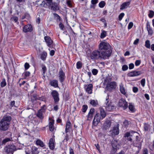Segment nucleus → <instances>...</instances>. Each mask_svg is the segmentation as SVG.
<instances>
[{
	"label": "nucleus",
	"mask_w": 154,
	"mask_h": 154,
	"mask_svg": "<svg viewBox=\"0 0 154 154\" xmlns=\"http://www.w3.org/2000/svg\"><path fill=\"white\" fill-rule=\"evenodd\" d=\"M99 50L106 58L109 57L112 53L111 46L109 43L104 42H101L100 43Z\"/></svg>",
	"instance_id": "1"
},
{
	"label": "nucleus",
	"mask_w": 154,
	"mask_h": 154,
	"mask_svg": "<svg viewBox=\"0 0 154 154\" xmlns=\"http://www.w3.org/2000/svg\"><path fill=\"white\" fill-rule=\"evenodd\" d=\"M11 117L9 116L5 115L0 121V130L6 131L8 130L10 126Z\"/></svg>",
	"instance_id": "2"
},
{
	"label": "nucleus",
	"mask_w": 154,
	"mask_h": 154,
	"mask_svg": "<svg viewBox=\"0 0 154 154\" xmlns=\"http://www.w3.org/2000/svg\"><path fill=\"white\" fill-rule=\"evenodd\" d=\"M90 58L92 60H97L99 58L105 59L106 58L101 52L98 50L93 51L90 55Z\"/></svg>",
	"instance_id": "3"
},
{
	"label": "nucleus",
	"mask_w": 154,
	"mask_h": 154,
	"mask_svg": "<svg viewBox=\"0 0 154 154\" xmlns=\"http://www.w3.org/2000/svg\"><path fill=\"white\" fill-rule=\"evenodd\" d=\"M105 105L106 110L108 111H111L115 108L114 104L109 99V95H108L106 97Z\"/></svg>",
	"instance_id": "4"
},
{
	"label": "nucleus",
	"mask_w": 154,
	"mask_h": 154,
	"mask_svg": "<svg viewBox=\"0 0 154 154\" xmlns=\"http://www.w3.org/2000/svg\"><path fill=\"white\" fill-rule=\"evenodd\" d=\"M26 154H38L37 148L35 146H29L25 151Z\"/></svg>",
	"instance_id": "5"
},
{
	"label": "nucleus",
	"mask_w": 154,
	"mask_h": 154,
	"mask_svg": "<svg viewBox=\"0 0 154 154\" xmlns=\"http://www.w3.org/2000/svg\"><path fill=\"white\" fill-rule=\"evenodd\" d=\"M4 150L7 154H13L14 151L16 150V147L14 145H8L5 147Z\"/></svg>",
	"instance_id": "6"
},
{
	"label": "nucleus",
	"mask_w": 154,
	"mask_h": 154,
	"mask_svg": "<svg viewBox=\"0 0 154 154\" xmlns=\"http://www.w3.org/2000/svg\"><path fill=\"white\" fill-rule=\"evenodd\" d=\"M53 98L55 104H57L60 100L59 94L56 90H53L51 93Z\"/></svg>",
	"instance_id": "7"
},
{
	"label": "nucleus",
	"mask_w": 154,
	"mask_h": 154,
	"mask_svg": "<svg viewBox=\"0 0 154 154\" xmlns=\"http://www.w3.org/2000/svg\"><path fill=\"white\" fill-rule=\"evenodd\" d=\"M117 86L116 82L114 81L110 82L107 84L106 86L107 90L110 92L116 88Z\"/></svg>",
	"instance_id": "8"
},
{
	"label": "nucleus",
	"mask_w": 154,
	"mask_h": 154,
	"mask_svg": "<svg viewBox=\"0 0 154 154\" xmlns=\"http://www.w3.org/2000/svg\"><path fill=\"white\" fill-rule=\"evenodd\" d=\"M66 78L65 73L61 68L59 72V79L60 82L63 84Z\"/></svg>",
	"instance_id": "9"
},
{
	"label": "nucleus",
	"mask_w": 154,
	"mask_h": 154,
	"mask_svg": "<svg viewBox=\"0 0 154 154\" xmlns=\"http://www.w3.org/2000/svg\"><path fill=\"white\" fill-rule=\"evenodd\" d=\"M101 117L100 114L98 113H96L95 115L94 119L92 122V125L94 126H96L100 122Z\"/></svg>",
	"instance_id": "10"
},
{
	"label": "nucleus",
	"mask_w": 154,
	"mask_h": 154,
	"mask_svg": "<svg viewBox=\"0 0 154 154\" xmlns=\"http://www.w3.org/2000/svg\"><path fill=\"white\" fill-rule=\"evenodd\" d=\"M143 73V72L141 71H137L134 70L129 72L127 74L128 77H134L140 75Z\"/></svg>",
	"instance_id": "11"
},
{
	"label": "nucleus",
	"mask_w": 154,
	"mask_h": 154,
	"mask_svg": "<svg viewBox=\"0 0 154 154\" xmlns=\"http://www.w3.org/2000/svg\"><path fill=\"white\" fill-rule=\"evenodd\" d=\"M112 122L108 120H106L102 126V129L106 130L109 129L111 126Z\"/></svg>",
	"instance_id": "12"
},
{
	"label": "nucleus",
	"mask_w": 154,
	"mask_h": 154,
	"mask_svg": "<svg viewBox=\"0 0 154 154\" xmlns=\"http://www.w3.org/2000/svg\"><path fill=\"white\" fill-rule=\"evenodd\" d=\"M32 30V26L31 24H27L24 26L23 28V31L24 32H31Z\"/></svg>",
	"instance_id": "13"
},
{
	"label": "nucleus",
	"mask_w": 154,
	"mask_h": 154,
	"mask_svg": "<svg viewBox=\"0 0 154 154\" xmlns=\"http://www.w3.org/2000/svg\"><path fill=\"white\" fill-rule=\"evenodd\" d=\"M111 145L114 151H116L119 149V145L117 140L113 139L111 142Z\"/></svg>",
	"instance_id": "14"
},
{
	"label": "nucleus",
	"mask_w": 154,
	"mask_h": 154,
	"mask_svg": "<svg viewBox=\"0 0 154 154\" xmlns=\"http://www.w3.org/2000/svg\"><path fill=\"white\" fill-rule=\"evenodd\" d=\"M48 8L54 11H58L59 9L58 4L55 2H53Z\"/></svg>",
	"instance_id": "15"
},
{
	"label": "nucleus",
	"mask_w": 154,
	"mask_h": 154,
	"mask_svg": "<svg viewBox=\"0 0 154 154\" xmlns=\"http://www.w3.org/2000/svg\"><path fill=\"white\" fill-rule=\"evenodd\" d=\"M111 131L112 134L114 135L119 134V124H117L116 125H115Z\"/></svg>",
	"instance_id": "16"
},
{
	"label": "nucleus",
	"mask_w": 154,
	"mask_h": 154,
	"mask_svg": "<svg viewBox=\"0 0 154 154\" xmlns=\"http://www.w3.org/2000/svg\"><path fill=\"white\" fill-rule=\"evenodd\" d=\"M119 105L123 107L124 109H126L128 107V103L124 99H121L119 102Z\"/></svg>",
	"instance_id": "17"
},
{
	"label": "nucleus",
	"mask_w": 154,
	"mask_h": 154,
	"mask_svg": "<svg viewBox=\"0 0 154 154\" xmlns=\"http://www.w3.org/2000/svg\"><path fill=\"white\" fill-rule=\"evenodd\" d=\"M44 39L47 45L49 47H51V45L53 44V42L50 37L49 36H45L44 37Z\"/></svg>",
	"instance_id": "18"
},
{
	"label": "nucleus",
	"mask_w": 154,
	"mask_h": 154,
	"mask_svg": "<svg viewBox=\"0 0 154 154\" xmlns=\"http://www.w3.org/2000/svg\"><path fill=\"white\" fill-rule=\"evenodd\" d=\"M10 134L9 137H6L1 142L2 145H5L7 142L11 141L13 140L12 138L11 137L12 134L11 133H10Z\"/></svg>",
	"instance_id": "19"
},
{
	"label": "nucleus",
	"mask_w": 154,
	"mask_h": 154,
	"mask_svg": "<svg viewBox=\"0 0 154 154\" xmlns=\"http://www.w3.org/2000/svg\"><path fill=\"white\" fill-rule=\"evenodd\" d=\"M49 119L51 121L49 122V129L50 131H53L54 130V120L51 118H49Z\"/></svg>",
	"instance_id": "20"
},
{
	"label": "nucleus",
	"mask_w": 154,
	"mask_h": 154,
	"mask_svg": "<svg viewBox=\"0 0 154 154\" xmlns=\"http://www.w3.org/2000/svg\"><path fill=\"white\" fill-rule=\"evenodd\" d=\"M36 144L37 146H39L43 148L44 149L46 148V145L40 139H38L36 141Z\"/></svg>",
	"instance_id": "21"
},
{
	"label": "nucleus",
	"mask_w": 154,
	"mask_h": 154,
	"mask_svg": "<svg viewBox=\"0 0 154 154\" xmlns=\"http://www.w3.org/2000/svg\"><path fill=\"white\" fill-rule=\"evenodd\" d=\"M54 139L52 138H51L49 140V146L51 149L53 150L54 148Z\"/></svg>",
	"instance_id": "22"
},
{
	"label": "nucleus",
	"mask_w": 154,
	"mask_h": 154,
	"mask_svg": "<svg viewBox=\"0 0 154 154\" xmlns=\"http://www.w3.org/2000/svg\"><path fill=\"white\" fill-rule=\"evenodd\" d=\"M146 28L148 34L151 35H152L153 34V31L148 21H147L146 23Z\"/></svg>",
	"instance_id": "23"
},
{
	"label": "nucleus",
	"mask_w": 154,
	"mask_h": 154,
	"mask_svg": "<svg viewBox=\"0 0 154 154\" xmlns=\"http://www.w3.org/2000/svg\"><path fill=\"white\" fill-rule=\"evenodd\" d=\"M71 124L70 122L69 121H67L66 122V128H65V132L67 133L70 131V129H71Z\"/></svg>",
	"instance_id": "24"
},
{
	"label": "nucleus",
	"mask_w": 154,
	"mask_h": 154,
	"mask_svg": "<svg viewBox=\"0 0 154 154\" xmlns=\"http://www.w3.org/2000/svg\"><path fill=\"white\" fill-rule=\"evenodd\" d=\"M31 100L33 102L34 101L37 100H41L42 98H43V97H38V96L36 94H33L31 96Z\"/></svg>",
	"instance_id": "25"
},
{
	"label": "nucleus",
	"mask_w": 154,
	"mask_h": 154,
	"mask_svg": "<svg viewBox=\"0 0 154 154\" xmlns=\"http://www.w3.org/2000/svg\"><path fill=\"white\" fill-rule=\"evenodd\" d=\"M93 85L92 84H89L86 88V91L89 94H91L92 93Z\"/></svg>",
	"instance_id": "26"
},
{
	"label": "nucleus",
	"mask_w": 154,
	"mask_h": 154,
	"mask_svg": "<svg viewBox=\"0 0 154 154\" xmlns=\"http://www.w3.org/2000/svg\"><path fill=\"white\" fill-rule=\"evenodd\" d=\"M50 85L54 88H57L58 87V81L56 79H54L51 81L50 83Z\"/></svg>",
	"instance_id": "27"
},
{
	"label": "nucleus",
	"mask_w": 154,
	"mask_h": 154,
	"mask_svg": "<svg viewBox=\"0 0 154 154\" xmlns=\"http://www.w3.org/2000/svg\"><path fill=\"white\" fill-rule=\"evenodd\" d=\"M130 3V2H125L123 3L121 5L120 10H122L127 8L129 5Z\"/></svg>",
	"instance_id": "28"
},
{
	"label": "nucleus",
	"mask_w": 154,
	"mask_h": 154,
	"mask_svg": "<svg viewBox=\"0 0 154 154\" xmlns=\"http://www.w3.org/2000/svg\"><path fill=\"white\" fill-rule=\"evenodd\" d=\"M119 90L120 92L122 94L125 95L126 94L125 89L122 84L119 85Z\"/></svg>",
	"instance_id": "29"
},
{
	"label": "nucleus",
	"mask_w": 154,
	"mask_h": 154,
	"mask_svg": "<svg viewBox=\"0 0 154 154\" xmlns=\"http://www.w3.org/2000/svg\"><path fill=\"white\" fill-rule=\"evenodd\" d=\"M47 56V53L45 51H43L41 54V59L43 61H45Z\"/></svg>",
	"instance_id": "30"
},
{
	"label": "nucleus",
	"mask_w": 154,
	"mask_h": 154,
	"mask_svg": "<svg viewBox=\"0 0 154 154\" xmlns=\"http://www.w3.org/2000/svg\"><path fill=\"white\" fill-rule=\"evenodd\" d=\"M90 103L93 106H96L98 104L97 100H90Z\"/></svg>",
	"instance_id": "31"
},
{
	"label": "nucleus",
	"mask_w": 154,
	"mask_h": 154,
	"mask_svg": "<svg viewBox=\"0 0 154 154\" xmlns=\"http://www.w3.org/2000/svg\"><path fill=\"white\" fill-rule=\"evenodd\" d=\"M53 0H44V1L45 2V5L46 8H49L51 6L53 2Z\"/></svg>",
	"instance_id": "32"
},
{
	"label": "nucleus",
	"mask_w": 154,
	"mask_h": 154,
	"mask_svg": "<svg viewBox=\"0 0 154 154\" xmlns=\"http://www.w3.org/2000/svg\"><path fill=\"white\" fill-rule=\"evenodd\" d=\"M100 116L102 119L104 118L106 116V113L103 109H101L100 110Z\"/></svg>",
	"instance_id": "33"
},
{
	"label": "nucleus",
	"mask_w": 154,
	"mask_h": 154,
	"mask_svg": "<svg viewBox=\"0 0 154 154\" xmlns=\"http://www.w3.org/2000/svg\"><path fill=\"white\" fill-rule=\"evenodd\" d=\"M36 115L41 120L43 119L44 118L43 113L39 111H38Z\"/></svg>",
	"instance_id": "34"
},
{
	"label": "nucleus",
	"mask_w": 154,
	"mask_h": 154,
	"mask_svg": "<svg viewBox=\"0 0 154 154\" xmlns=\"http://www.w3.org/2000/svg\"><path fill=\"white\" fill-rule=\"evenodd\" d=\"M129 109L132 112H134L135 111V108L134 105L131 103H129Z\"/></svg>",
	"instance_id": "35"
},
{
	"label": "nucleus",
	"mask_w": 154,
	"mask_h": 154,
	"mask_svg": "<svg viewBox=\"0 0 154 154\" xmlns=\"http://www.w3.org/2000/svg\"><path fill=\"white\" fill-rule=\"evenodd\" d=\"M30 17V16L29 13H26L24 14V15L22 17L21 19L23 20L25 18H26L27 19H29Z\"/></svg>",
	"instance_id": "36"
},
{
	"label": "nucleus",
	"mask_w": 154,
	"mask_h": 154,
	"mask_svg": "<svg viewBox=\"0 0 154 154\" xmlns=\"http://www.w3.org/2000/svg\"><path fill=\"white\" fill-rule=\"evenodd\" d=\"M145 47L147 48H150L151 46L150 41L147 40L145 41Z\"/></svg>",
	"instance_id": "37"
},
{
	"label": "nucleus",
	"mask_w": 154,
	"mask_h": 154,
	"mask_svg": "<svg viewBox=\"0 0 154 154\" xmlns=\"http://www.w3.org/2000/svg\"><path fill=\"white\" fill-rule=\"evenodd\" d=\"M106 35V32L104 30H102V32L100 34V37L101 38H103L105 37Z\"/></svg>",
	"instance_id": "38"
},
{
	"label": "nucleus",
	"mask_w": 154,
	"mask_h": 154,
	"mask_svg": "<svg viewBox=\"0 0 154 154\" xmlns=\"http://www.w3.org/2000/svg\"><path fill=\"white\" fill-rule=\"evenodd\" d=\"M53 14L54 16V18L56 19L57 21L61 20V18L57 14L54 13Z\"/></svg>",
	"instance_id": "39"
},
{
	"label": "nucleus",
	"mask_w": 154,
	"mask_h": 154,
	"mask_svg": "<svg viewBox=\"0 0 154 154\" xmlns=\"http://www.w3.org/2000/svg\"><path fill=\"white\" fill-rule=\"evenodd\" d=\"M6 85V82L5 79L3 78L2 79V82L0 83V86L2 87H4Z\"/></svg>",
	"instance_id": "40"
},
{
	"label": "nucleus",
	"mask_w": 154,
	"mask_h": 154,
	"mask_svg": "<svg viewBox=\"0 0 154 154\" xmlns=\"http://www.w3.org/2000/svg\"><path fill=\"white\" fill-rule=\"evenodd\" d=\"M148 16L150 18H152L154 16V11L152 10H149Z\"/></svg>",
	"instance_id": "41"
},
{
	"label": "nucleus",
	"mask_w": 154,
	"mask_h": 154,
	"mask_svg": "<svg viewBox=\"0 0 154 154\" xmlns=\"http://www.w3.org/2000/svg\"><path fill=\"white\" fill-rule=\"evenodd\" d=\"M88 108V106L87 105H84L82 106V109L81 110L83 112H86V110Z\"/></svg>",
	"instance_id": "42"
},
{
	"label": "nucleus",
	"mask_w": 154,
	"mask_h": 154,
	"mask_svg": "<svg viewBox=\"0 0 154 154\" xmlns=\"http://www.w3.org/2000/svg\"><path fill=\"white\" fill-rule=\"evenodd\" d=\"M149 125L146 123L144 124L143 128L145 131H148L149 130Z\"/></svg>",
	"instance_id": "43"
},
{
	"label": "nucleus",
	"mask_w": 154,
	"mask_h": 154,
	"mask_svg": "<svg viewBox=\"0 0 154 154\" xmlns=\"http://www.w3.org/2000/svg\"><path fill=\"white\" fill-rule=\"evenodd\" d=\"M76 68L78 69H81L82 67V63L81 62L79 61L76 63Z\"/></svg>",
	"instance_id": "44"
},
{
	"label": "nucleus",
	"mask_w": 154,
	"mask_h": 154,
	"mask_svg": "<svg viewBox=\"0 0 154 154\" xmlns=\"http://www.w3.org/2000/svg\"><path fill=\"white\" fill-rule=\"evenodd\" d=\"M106 3L104 1H102L99 4V6L101 8H103L105 5Z\"/></svg>",
	"instance_id": "45"
},
{
	"label": "nucleus",
	"mask_w": 154,
	"mask_h": 154,
	"mask_svg": "<svg viewBox=\"0 0 154 154\" xmlns=\"http://www.w3.org/2000/svg\"><path fill=\"white\" fill-rule=\"evenodd\" d=\"M18 18L17 17L14 16L11 18V20L12 21H14L15 23L17 22Z\"/></svg>",
	"instance_id": "46"
},
{
	"label": "nucleus",
	"mask_w": 154,
	"mask_h": 154,
	"mask_svg": "<svg viewBox=\"0 0 154 154\" xmlns=\"http://www.w3.org/2000/svg\"><path fill=\"white\" fill-rule=\"evenodd\" d=\"M45 5H46L45 2L44 1V0L42 2L41 4H40L38 5L39 6H40L41 8L44 7L45 8H46Z\"/></svg>",
	"instance_id": "47"
},
{
	"label": "nucleus",
	"mask_w": 154,
	"mask_h": 154,
	"mask_svg": "<svg viewBox=\"0 0 154 154\" xmlns=\"http://www.w3.org/2000/svg\"><path fill=\"white\" fill-rule=\"evenodd\" d=\"M30 73L29 71H26L24 73V77L26 79L27 77L29 76L30 75Z\"/></svg>",
	"instance_id": "48"
},
{
	"label": "nucleus",
	"mask_w": 154,
	"mask_h": 154,
	"mask_svg": "<svg viewBox=\"0 0 154 154\" xmlns=\"http://www.w3.org/2000/svg\"><path fill=\"white\" fill-rule=\"evenodd\" d=\"M98 72V70L95 69H93L92 70V72L93 74L94 75H96L97 74Z\"/></svg>",
	"instance_id": "49"
},
{
	"label": "nucleus",
	"mask_w": 154,
	"mask_h": 154,
	"mask_svg": "<svg viewBox=\"0 0 154 154\" xmlns=\"http://www.w3.org/2000/svg\"><path fill=\"white\" fill-rule=\"evenodd\" d=\"M141 63V60H136L135 62V64L136 66H139Z\"/></svg>",
	"instance_id": "50"
},
{
	"label": "nucleus",
	"mask_w": 154,
	"mask_h": 154,
	"mask_svg": "<svg viewBox=\"0 0 154 154\" xmlns=\"http://www.w3.org/2000/svg\"><path fill=\"white\" fill-rule=\"evenodd\" d=\"M128 69V66L126 65H124L122 66V69L123 71H125Z\"/></svg>",
	"instance_id": "51"
},
{
	"label": "nucleus",
	"mask_w": 154,
	"mask_h": 154,
	"mask_svg": "<svg viewBox=\"0 0 154 154\" xmlns=\"http://www.w3.org/2000/svg\"><path fill=\"white\" fill-rule=\"evenodd\" d=\"M124 15L125 14L124 13H121L119 16V20L120 21H121Z\"/></svg>",
	"instance_id": "52"
},
{
	"label": "nucleus",
	"mask_w": 154,
	"mask_h": 154,
	"mask_svg": "<svg viewBox=\"0 0 154 154\" xmlns=\"http://www.w3.org/2000/svg\"><path fill=\"white\" fill-rule=\"evenodd\" d=\"M95 112V109L94 108H92L90 109L88 113L89 114H90L92 115H93Z\"/></svg>",
	"instance_id": "53"
},
{
	"label": "nucleus",
	"mask_w": 154,
	"mask_h": 154,
	"mask_svg": "<svg viewBox=\"0 0 154 154\" xmlns=\"http://www.w3.org/2000/svg\"><path fill=\"white\" fill-rule=\"evenodd\" d=\"M129 125V122L127 120H125L123 122V125L125 127H127Z\"/></svg>",
	"instance_id": "54"
},
{
	"label": "nucleus",
	"mask_w": 154,
	"mask_h": 154,
	"mask_svg": "<svg viewBox=\"0 0 154 154\" xmlns=\"http://www.w3.org/2000/svg\"><path fill=\"white\" fill-rule=\"evenodd\" d=\"M93 115L90 114L88 113L87 115V120L91 121V120Z\"/></svg>",
	"instance_id": "55"
},
{
	"label": "nucleus",
	"mask_w": 154,
	"mask_h": 154,
	"mask_svg": "<svg viewBox=\"0 0 154 154\" xmlns=\"http://www.w3.org/2000/svg\"><path fill=\"white\" fill-rule=\"evenodd\" d=\"M132 136L131 135L130 132H127L125 134L124 137H129Z\"/></svg>",
	"instance_id": "56"
},
{
	"label": "nucleus",
	"mask_w": 154,
	"mask_h": 154,
	"mask_svg": "<svg viewBox=\"0 0 154 154\" xmlns=\"http://www.w3.org/2000/svg\"><path fill=\"white\" fill-rule=\"evenodd\" d=\"M59 27L61 30H64V25L62 23H60L59 25Z\"/></svg>",
	"instance_id": "57"
},
{
	"label": "nucleus",
	"mask_w": 154,
	"mask_h": 154,
	"mask_svg": "<svg viewBox=\"0 0 154 154\" xmlns=\"http://www.w3.org/2000/svg\"><path fill=\"white\" fill-rule=\"evenodd\" d=\"M145 83V79H143L140 81V83L141 85L144 87Z\"/></svg>",
	"instance_id": "58"
},
{
	"label": "nucleus",
	"mask_w": 154,
	"mask_h": 154,
	"mask_svg": "<svg viewBox=\"0 0 154 154\" xmlns=\"http://www.w3.org/2000/svg\"><path fill=\"white\" fill-rule=\"evenodd\" d=\"M30 67V65L27 63H26L24 64V67L26 70L28 69Z\"/></svg>",
	"instance_id": "59"
},
{
	"label": "nucleus",
	"mask_w": 154,
	"mask_h": 154,
	"mask_svg": "<svg viewBox=\"0 0 154 154\" xmlns=\"http://www.w3.org/2000/svg\"><path fill=\"white\" fill-rule=\"evenodd\" d=\"M133 23L132 22H130L129 23L128 26V29H130L133 27Z\"/></svg>",
	"instance_id": "60"
},
{
	"label": "nucleus",
	"mask_w": 154,
	"mask_h": 154,
	"mask_svg": "<svg viewBox=\"0 0 154 154\" xmlns=\"http://www.w3.org/2000/svg\"><path fill=\"white\" fill-rule=\"evenodd\" d=\"M132 89L133 92L135 93L137 92L138 90V88L136 87H133Z\"/></svg>",
	"instance_id": "61"
},
{
	"label": "nucleus",
	"mask_w": 154,
	"mask_h": 154,
	"mask_svg": "<svg viewBox=\"0 0 154 154\" xmlns=\"http://www.w3.org/2000/svg\"><path fill=\"white\" fill-rule=\"evenodd\" d=\"M134 65L133 63H131L129 65V68L130 69H131L134 67Z\"/></svg>",
	"instance_id": "62"
},
{
	"label": "nucleus",
	"mask_w": 154,
	"mask_h": 154,
	"mask_svg": "<svg viewBox=\"0 0 154 154\" xmlns=\"http://www.w3.org/2000/svg\"><path fill=\"white\" fill-rule=\"evenodd\" d=\"M67 4V5L70 8H72V4L71 3V1H68L67 2H66Z\"/></svg>",
	"instance_id": "63"
},
{
	"label": "nucleus",
	"mask_w": 154,
	"mask_h": 154,
	"mask_svg": "<svg viewBox=\"0 0 154 154\" xmlns=\"http://www.w3.org/2000/svg\"><path fill=\"white\" fill-rule=\"evenodd\" d=\"M148 151L147 148H145L143 149V154H148Z\"/></svg>",
	"instance_id": "64"
}]
</instances>
